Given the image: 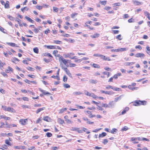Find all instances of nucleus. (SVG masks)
Masks as SVG:
<instances>
[{
  "instance_id": "obj_54",
  "label": "nucleus",
  "mask_w": 150,
  "mask_h": 150,
  "mask_svg": "<svg viewBox=\"0 0 150 150\" xmlns=\"http://www.w3.org/2000/svg\"><path fill=\"white\" fill-rule=\"evenodd\" d=\"M113 33L114 34H118L119 33V31L118 30H112Z\"/></svg>"
},
{
  "instance_id": "obj_2",
  "label": "nucleus",
  "mask_w": 150,
  "mask_h": 150,
  "mask_svg": "<svg viewBox=\"0 0 150 150\" xmlns=\"http://www.w3.org/2000/svg\"><path fill=\"white\" fill-rule=\"evenodd\" d=\"M146 104V101L139 100L135 102L134 103V105L137 106L139 105H145Z\"/></svg>"
},
{
  "instance_id": "obj_20",
  "label": "nucleus",
  "mask_w": 150,
  "mask_h": 150,
  "mask_svg": "<svg viewBox=\"0 0 150 150\" xmlns=\"http://www.w3.org/2000/svg\"><path fill=\"white\" fill-rule=\"evenodd\" d=\"M89 82L91 83L95 84H96L98 82V81L96 80H94L92 79H90L89 81Z\"/></svg>"
},
{
  "instance_id": "obj_35",
  "label": "nucleus",
  "mask_w": 150,
  "mask_h": 150,
  "mask_svg": "<svg viewBox=\"0 0 150 150\" xmlns=\"http://www.w3.org/2000/svg\"><path fill=\"white\" fill-rule=\"evenodd\" d=\"M63 86L66 88H69L70 87V86L67 83H64L63 84Z\"/></svg>"
},
{
  "instance_id": "obj_24",
  "label": "nucleus",
  "mask_w": 150,
  "mask_h": 150,
  "mask_svg": "<svg viewBox=\"0 0 150 150\" xmlns=\"http://www.w3.org/2000/svg\"><path fill=\"white\" fill-rule=\"evenodd\" d=\"M82 93L79 91H76L73 92V94L74 95L77 96L81 94Z\"/></svg>"
},
{
  "instance_id": "obj_51",
  "label": "nucleus",
  "mask_w": 150,
  "mask_h": 150,
  "mask_svg": "<svg viewBox=\"0 0 150 150\" xmlns=\"http://www.w3.org/2000/svg\"><path fill=\"white\" fill-rule=\"evenodd\" d=\"M33 31L36 33H38L39 32V30L37 28L35 27L34 28V29L33 30Z\"/></svg>"
},
{
  "instance_id": "obj_27",
  "label": "nucleus",
  "mask_w": 150,
  "mask_h": 150,
  "mask_svg": "<svg viewBox=\"0 0 150 150\" xmlns=\"http://www.w3.org/2000/svg\"><path fill=\"white\" fill-rule=\"evenodd\" d=\"M128 48H120V52H122L125 51H126L128 50Z\"/></svg>"
},
{
  "instance_id": "obj_29",
  "label": "nucleus",
  "mask_w": 150,
  "mask_h": 150,
  "mask_svg": "<svg viewBox=\"0 0 150 150\" xmlns=\"http://www.w3.org/2000/svg\"><path fill=\"white\" fill-rule=\"evenodd\" d=\"M128 87L129 89H131L132 90H137L138 88L137 87H132L130 85H129Z\"/></svg>"
},
{
  "instance_id": "obj_26",
  "label": "nucleus",
  "mask_w": 150,
  "mask_h": 150,
  "mask_svg": "<svg viewBox=\"0 0 150 150\" xmlns=\"http://www.w3.org/2000/svg\"><path fill=\"white\" fill-rule=\"evenodd\" d=\"M8 3L9 2L8 1H7L4 5L5 8H9V5Z\"/></svg>"
},
{
  "instance_id": "obj_23",
  "label": "nucleus",
  "mask_w": 150,
  "mask_h": 150,
  "mask_svg": "<svg viewBox=\"0 0 150 150\" xmlns=\"http://www.w3.org/2000/svg\"><path fill=\"white\" fill-rule=\"evenodd\" d=\"M8 111L14 112L15 110L13 109L11 107H7L6 110Z\"/></svg>"
},
{
  "instance_id": "obj_44",
  "label": "nucleus",
  "mask_w": 150,
  "mask_h": 150,
  "mask_svg": "<svg viewBox=\"0 0 150 150\" xmlns=\"http://www.w3.org/2000/svg\"><path fill=\"white\" fill-rule=\"evenodd\" d=\"M83 131L84 132H86L87 134H89L90 133V132L88 131V129L85 128H83Z\"/></svg>"
},
{
  "instance_id": "obj_63",
  "label": "nucleus",
  "mask_w": 150,
  "mask_h": 150,
  "mask_svg": "<svg viewBox=\"0 0 150 150\" xmlns=\"http://www.w3.org/2000/svg\"><path fill=\"white\" fill-rule=\"evenodd\" d=\"M59 148L56 146H53L52 147V150H56L58 149Z\"/></svg>"
},
{
  "instance_id": "obj_9",
  "label": "nucleus",
  "mask_w": 150,
  "mask_h": 150,
  "mask_svg": "<svg viewBox=\"0 0 150 150\" xmlns=\"http://www.w3.org/2000/svg\"><path fill=\"white\" fill-rule=\"evenodd\" d=\"M43 120L48 122H50L51 121V118L49 116L44 117L43 118Z\"/></svg>"
},
{
  "instance_id": "obj_5",
  "label": "nucleus",
  "mask_w": 150,
  "mask_h": 150,
  "mask_svg": "<svg viewBox=\"0 0 150 150\" xmlns=\"http://www.w3.org/2000/svg\"><path fill=\"white\" fill-rule=\"evenodd\" d=\"M61 61H62V62L63 63L64 65L66 66L67 67H69V65L68 64V61H69V60H66L63 58V59H62Z\"/></svg>"
},
{
  "instance_id": "obj_41",
  "label": "nucleus",
  "mask_w": 150,
  "mask_h": 150,
  "mask_svg": "<svg viewBox=\"0 0 150 150\" xmlns=\"http://www.w3.org/2000/svg\"><path fill=\"white\" fill-rule=\"evenodd\" d=\"M7 16L10 20H11L13 21L14 19V18L13 17L9 15H7Z\"/></svg>"
},
{
  "instance_id": "obj_38",
  "label": "nucleus",
  "mask_w": 150,
  "mask_h": 150,
  "mask_svg": "<svg viewBox=\"0 0 150 150\" xmlns=\"http://www.w3.org/2000/svg\"><path fill=\"white\" fill-rule=\"evenodd\" d=\"M102 106L103 107L105 108H108V104H107V103H102Z\"/></svg>"
},
{
  "instance_id": "obj_61",
  "label": "nucleus",
  "mask_w": 150,
  "mask_h": 150,
  "mask_svg": "<svg viewBox=\"0 0 150 150\" xmlns=\"http://www.w3.org/2000/svg\"><path fill=\"white\" fill-rule=\"evenodd\" d=\"M28 76H29V77H30L32 78H35V76L34 75L30 74L28 75Z\"/></svg>"
},
{
  "instance_id": "obj_58",
  "label": "nucleus",
  "mask_w": 150,
  "mask_h": 150,
  "mask_svg": "<svg viewBox=\"0 0 150 150\" xmlns=\"http://www.w3.org/2000/svg\"><path fill=\"white\" fill-rule=\"evenodd\" d=\"M108 141L107 139H105L103 140V143L104 144H105L108 143Z\"/></svg>"
},
{
  "instance_id": "obj_43",
  "label": "nucleus",
  "mask_w": 150,
  "mask_h": 150,
  "mask_svg": "<svg viewBox=\"0 0 150 150\" xmlns=\"http://www.w3.org/2000/svg\"><path fill=\"white\" fill-rule=\"evenodd\" d=\"M128 129V127H127L125 126L122 128L121 130L122 131H126Z\"/></svg>"
},
{
  "instance_id": "obj_40",
  "label": "nucleus",
  "mask_w": 150,
  "mask_h": 150,
  "mask_svg": "<svg viewBox=\"0 0 150 150\" xmlns=\"http://www.w3.org/2000/svg\"><path fill=\"white\" fill-rule=\"evenodd\" d=\"M44 56H49L52 57V56L49 53H45L44 54Z\"/></svg>"
},
{
  "instance_id": "obj_10",
  "label": "nucleus",
  "mask_w": 150,
  "mask_h": 150,
  "mask_svg": "<svg viewBox=\"0 0 150 150\" xmlns=\"http://www.w3.org/2000/svg\"><path fill=\"white\" fill-rule=\"evenodd\" d=\"M100 91L102 93H104L110 95H112V94L114 93H113L111 91H105L103 90H101Z\"/></svg>"
},
{
  "instance_id": "obj_55",
  "label": "nucleus",
  "mask_w": 150,
  "mask_h": 150,
  "mask_svg": "<svg viewBox=\"0 0 150 150\" xmlns=\"http://www.w3.org/2000/svg\"><path fill=\"white\" fill-rule=\"evenodd\" d=\"M66 122L68 123L71 124L73 123V122L71 120L68 119L66 120Z\"/></svg>"
},
{
  "instance_id": "obj_25",
  "label": "nucleus",
  "mask_w": 150,
  "mask_h": 150,
  "mask_svg": "<svg viewBox=\"0 0 150 150\" xmlns=\"http://www.w3.org/2000/svg\"><path fill=\"white\" fill-rule=\"evenodd\" d=\"M8 44L12 47H18V46H17V45L15 44V43H12V42H10V43H8Z\"/></svg>"
},
{
  "instance_id": "obj_30",
  "label": "nucleus",
  "mask_w": 150,
  "mask_h": 150,
  "mask_svg": "<svg viewBox=\"0 0 150 150\" xmlns=\"http://www.w3.org/2000/svg\"><path fill=\"white\" fill-rule=\"evenodd\" d=\"M121 5V4L120 3H116L112 4V6L113 7H115L117 6H120Z\"/></svg>"
},
{
  "instance_id": "obj_64",
  "label": "nucleus",
  "mask_w": 150,
  "mask_h": 150,
  "mask_svg": "<svg viewBox=\"0 0 150 150\" xmlns=\"http://www.w3.org/2000/svg\"><path fill=\"white\" fill-rule=\"evenodd\" d=\"M100 54L98 53H96L95 54H93V56L94 57H100Z\"/></svg>"
},
{
  "instance_id": "obj_42",
  "label": "nucleus",
  "mask_w": 150,
  "mask_h": 150,
  "mask_svg": "<svg viewBox=\"0 0 150 150\" xmlns=\"http://www.w3.org/2000/svg\"><path fill=\"white\" fill-rule=\"evenodd\" d=\"M113 86H110V85H108L105 87L106 89H109L110 88H111L113 90Z\"/></svg>"
},
{
  "instance_id": "obj_21",
  "label": "nucleus",
  "mask_w": 150,
  "mask_h": 150,
  "mask_svg": "<svg viewBox=\"0 0 150 150\" xmlns=\"http://www.w3.org/2000/svg\"><path fill=\"white\" fill-rule=\"evenodd\" d=\"M129 108L128 107L125 108L123 110L122 112V114L124 115L126 113V112L127 111L129 110Z\"/></svg>"
},
{
  "instance_id": "obj_16",
  "label": "nucleus",
  "mask_w": 150,
  "mask_h": 150,
  "mask_svg": "<svg viewBox=\"0 0 150 150\" xmlns=\"http://www.w3.org/2000/svg\"><path fill=\"white\" fill-rule=\"evenodd\" d=\"M39 90L41 92H42L43 93V94L45 95L50 94V93L48 92H46L45 91L43 90L41 88H39Z\"/></svg>"
},
{
  "instance_id": "obj_62",
  "label": "nucleus",
  "mask_w": 150,
  "mask_h": 150,
  "mask_svg": "<svg viewBox=\"0 0 150 150\" xmlns=\"http://www.w3.org/2000/svg\"><path fill=\"white\" fill-rule=\"evenodd\" d=\"M97 106H98V108H97V109H98L99 110H103V108L102 107L99 106L98 105Z\"/></svg>"
},
{
  "instance_id": "obj_7",
  "label": "nucleus",
  "mask_w": 150,
  "mask_h": 150,
  "mask_svg": "<svg viewBox=\"0 0 150 150\" xmlns=\"http://www.w3.org/2000/svg\"><path fill=\"white\" fill-rule=\"evenodd\" d=\"M27 120V119H21L20 120L19 122H20V123L22 125H24L26 124Z\"/></svg>"
},
{
  "instance_id": "obj_17",
  "label": "nucleus",
  "mask_w": 150,
  "mask_h": 150,
  "mask_svg": "<svg viewBox=\"0 0 150 150\" xmlns=\"http://www.w3.org/2000/svg\"><path fill=\"white\" fill-rule=\"evenodd\" d=\"M48 6H47L46 5H43L42 6H37V8L40 9H42L43 8H47V7Z\"/></svg>"
},
{
  "instance_id": "obj_14",
  "label": "nucleus",
  "mask_w": 150,
  "mask_h": 150,
  "mask_svg": "<svg viewBox=\"0 0 150 150\" xmlns=\"http://www.w3.org/2000/svg\"><path fill=\"white\" fill-rule=\"evenodd\" d=\"M124 96V95H122L120 96L119 97L115 98L114 99L115 101L117 102L118 100H121V98Z\"/></svg>"
},
{
  "instance_id": "obj_6",
  "label": "nucleus",
  "mask_w": 150,
  "mask_h": 150,
  "mask_svg": "<svg viewBox=\"0 0 150 150\" xmlns=\"http://www.w3.org/2000/svg\"><path fill=\"white\" fill-rule=\"evenodd\" d=\"M115 104L113 101H111L109 102L108 105V108H112L114 107Z\"/></svg>"
},
{
  "instance_id": "obj_11",
  "label": "nucleus",
  "mask_w": 150,
  "mask_h": 150,
  "mask_svg": "<svg viewBox=\"0 0 150 150\" xmlns=\"http://www.w3.org/2000/svg\"><path fill=\"white\" fill-rule=\"evenodd\" d=\"M100 36V34L97 33H96L93 35H91L90 37L92 38H98Z\"/></svg>"
},
{
  "instance_id": "obj_60",
  "label": "nucleus",
  "mask_w": 150,
  "mask_h": 150,
  "mask_svg": "<svg viewBox=\"0 0 150 150\" xmlns=\"http://www.w3.org/2000/svg\"><path fill=\"white\" fill-rule=\"evenodd\" d=\"M27 69L28 70H30V71H34L33 69L32 68V67H27Z\"/></svg>"
},
{
  "instance_id": "obj_47",
  "label": "nucleus",
  "mask_w": 150,
  "mask_h": 150,
  "mask_svg": "<svg viewBox=\"0 0 150 150\" xmlns=\"http://www.w3.org/2000/svg\"><path fill=\"white\" fill-rule=\"evenodd\" d=\"M5 143L8 145L11 146V144L10 142H9V141L8 140L6 139L5 140Z\"/></svg>"
},
{
  "instance_id": "obj_36",
  "label": "nucleus",
  "mask_w": 150,
  "mask_h": 150,
  "mask_svg": "<svg viewBox=\"0 0 150 150\" xmlns=\"http://www.w3.org/2000/svg\"><path fill=\"white\" fill-rule=\"evenodd\" d=\"M5 128H10V126L11 125H8V123L6 122V124H5Z\"/></svg>"
},
{
  "instance_id": "obj_59",
  "label": "nucleus",
  "mask_w": 150,
  "mask_h": 150,
  "mask_svg": "<svg viewBox=\"0 0 150 150\" xmlns=\"http://www.w3.org/2000/svg\"><path fill=\"white\" fill-rule=\"evenodd\" d=\"M5 65V63H3L1 61H0V67H1H1H3L4 65Z\"/></svg>"
},
{
  "instance_id": "obj_1",
  "label": "nucleus",
  "mask_w": 150,
  "mask_h": 150,
  "mask_svg": "<svg viewBox=\"0 0 150 150\" xmlns=\"http://www.w3.org/2000/svg\"><path fill=\"white\" fill-rule=\"evenodd\" d=\"M61 67L62 69H63L64 71L66 72V74L70 78H72L71 74L70 73V71L68 69L64 67L63 64H60Z\"/></svg>"
},
{
  "instance_id": "obj_8",
  "label": "nucleus",
  "mask_w": 150,
  "mask_h": 150,
  "mask_svg": "<svg viewBox=\"0 0 150 150\" xmlns=\"http://www.w3.org/2000/svg\"><path fill=\"white\" fill-rule=\"evenodd\" d=\"M132 2L136 6H139L142 4V3L137 0L132 1Z\"/></svg>"
},
{
  "instance_id": "obj_33",
  "label": "nucleus",
  "mask_w": 150,
  "mask_h": 150,
  "mask_svg": "<svg viewBox=\"0 0 150 150\" xmlns=\"http://www.w3.org/2000/svg\"><path fill=\"white\" fill-rule=\"evenodd\" d=\"M34 52L38 54V49L37 47H35L33 49Z\"/></svg>"
},
{
  "instance_id": "obj_46",
  "label": "nucleus",
  "mask_w": 150,
  "mask_h": 150,
  "mask_svg": "<svg viewBox=\"0 0 150 150\" xmlns=\"http://www.w3.org/2000/svg\"><path fill=\"white\" fill-rule=\"evenodd\" d=\"M84 93L86 95L88 96H90L91 93L89 92H88L86 90L84 91Z\"/></svg>"
},
{
  "instance_id": "obj_34",
  "label": "nucleus",
  "mask_w": 150,
  "mask_h": 150,
  "mask_svg": "<svg viewBox=\"0 0 150 150\" xmlns=\"http://www.w3.org/2000/svg\"><path fill=\"white\" fill-rule=\"evenodd\" d=\"M105 61H110L111 60V59L109 57H106L105 56V57H103V59Z\"/></svg>"
},
{
  "instance_id": "obj_19",
  "label": "nucleus",
  "mask_w": 150,
  "mask_h": 150,
  "mask_svg": "<svg viewBox=\"0 0 150 150\" xmlns=\"http://www.w3.org/2000/svg\"><path fill=\"white\" fill-rule=\"evenodd\" d=\"M58 122L61 124H63L64 123V120L60 118H58L57 119Z\"/></svg>"
},
{
  "instance_id": "obj_50",
  "label": "nucleus",
  "mask_w": 150,
  "mask_h": 150,
  "mask_svg": "<svg viewBox=\"0 0 150 150\" xmlns=\"http://www.w3.org/2000/svg\"><path fill=\"white\" fill-rule=\"evenodd\" d=\"M113 90L116 91H119L120 90V89L117 87H115L114 88L113 87Z\"/></svg>"
},
{
  "instance_id": "obj_18",
  "label": "nucleus",
  "mask_w": 150,
  "mask_h": 150,
  "mask_svg": "<svg viewBox=\"0 0 150 150\" xmlns=\"http://www.w3.org/2000/svg\"><path fill=\"white\" fill-rule=\"evenodd\" d=\"M45 107L39 108L37 110H36L35 112L37 114H38L41 111L45 110Z\"/></svg>"
},
{
  "instance_id": "obj_12",
  "label": "nucleus",
  "mask_w": 150,
  "mask_h": 150,
  "mask_svg": "<svg viewBox=\"0 0 150 150\" xmlns=\"http://www.w3.org/2000/svg\"><path fill=\"white\" fill-rule=\"evenodd\" d=\"M45 47H46L48 49H56V48L54 46L52 45H45L44 46Z\"/></svg>"
},
{
  "instance_id": "obj_31",
  "label": "nucleus",
  "mask_w": 150,
  "mask_h": 150,
  "mask_svg": "<svg viewBox=\"0 0 150 150\" xmlns=\"http://www.w3.org/2000/svg\"><path fill=\"white\" fill-rule=\"evenodd\" d=\"M117 131V130L115 128H113L111 130L110 132L112 134H114L115 132H116Z\"/></svg>"
},
{
  "instance_id": "obj_45",
  "label": "nucleus",
  "mask_w": 150,
  "mask_h": 150,
  "mask_svg": "<svg viewBox=\"0 0 150 150\" xmlns=\"http://www.w3.org/2000/svg\"><path fill=\"white\" fill-rule=\"evenodd\" d=\"M67 77L65 75L64 76L63 78V81L64 82H67Z\"/></svg>"
},
{
  "instance_id": "obj_49",
  "label": "nucleus",
  "mask_w": 150,
  "mask_h": 150,
  "mask_svg": "<svg viewBox=\"0 0 150 150\" xmlns=\"http://www.w3.org/2000/svg\"><path fill=\"white\" fill-rule=\"evenodd\" d=\"M90 96H91L93 98H97L98 97L96 95H95L94 93H92L91 94Z\"/></svg>"
},
{
  "instance_id": "obj_39",
  "label": "nucleus",
  "mask_w": 150,
  "mask_h": 150,
  "mask_svg": "<svg viewBox=\"0 0 150 150\" xmlns=\"http://www.w3.org/2000/svg\"><path fill=\"white\" fill-rule=\"evenodd\" d=\"M92 66L94 67L95 68H100V66L98 64H93L92 65Z\"/></svg>"
},
{
  "instance_id": "obj_22",
  "label": "nucleus",
  "mask_w": 150,
  "mask_h": 150,
  "mask_svg": "<svg viewBox=\"0 0 150 150\" xmlns=\"http://www.w3.org/2000/svg\"><path fill=\"white\" fill-rule=\"evenodd\" d=\"M145 16L148 18V19L150 20V14L146 11H145L144 12Z\"/></svg>"
},
{
  "instance_id": "obj_48",
  "label": "nucleus",
  "mask_w": 150,
  "mask_h": 150,
  "mask_svg": "<svg viewBox=\"0 0 150 150\" xmlns=\"http://www.w3.org/2000/svg\"><path fill=\"white\" fill-rule=\"evenodd\" d=\"M121 35H119L116 37V38L117 39L119 40H122V38H121Z\"/></svg>"
},
{
  "instance_id": "obj_52",
  "label": "nucleus",
  "mask_w": 150,
  "mask_h": 150,
  "mask_svg": "<svg viewBox=\"0 0 150 150\" xmlns=\"http://www.w3.org/2000/svg\"><path fill=\"white\" fill-rule=\"evenodd\" d=\"M46 135L47 137H50L52 135V134L51 133L47 132L46 134Z\"/></svg>"
},
{
  "instance_id": "obj_13",
  "label": "nucleus",
  "mask_w": 150,
  "mask_h": 150,
  "mask_svg": "<svg viewBox=\"0 0 150 150\" xmlns=\"http://www.w3.org/2000/svg\"><path fill=\"white\" fill-rule=\"evenodd\" d=\"M13 69L10 67H8V69H6V72L7 73H9L10 71L12 72L13 71Z\"/></svg>"
},
{
  "instance_id": "obj_3",
  "label": "nucleus",
  "mask_w": 150,
  "mask_h": 150,
  "mask_svg": "<svg viewBox=\"0 0 150 150\" xmlns=\"http://www.w3.org/2000/svg\"><path fill=\"white\" fill-rule=\"evenodd\" d=\"M135 56L136 57H140L141 58H144L145 56L144 54L142 53H138L136 54Z\"/></svg>"
},
{
  "instance_id": "obj_57",
  "label": "nucleus",
  "mask_w": 150,
  "mask_h": 150,
  "mask_svg": "<svg viewBox=\"0 0 150 150\" xmlns=\"http://www.w3.org/2000/svg\"><path fill=\"white\" fill-rule=\"evenodd\" d=\"M104 69L105 70H107V71H112V70L111 69V68H110L109 67H105L104 68Z\"/></svg>"
},
{
  "instance_id": "obj_15",
  "label": "nucleus",
  "mask_w": 150,
  "mask_h": 150,
  "mask_svg": "<svg viewBox=\"0 0 150 150\" xmlns=\"http://www.w3.org/2000/svg\"><path fill=\"white\" fill-rule=\"evenodd\" d=\"M25 18L28 21L32 23H34V21L32 20L30 18L27 16H25Z\"/></svg>"
},
{
  "instance_id": "obj_56",
  "label": "nucleus",
  "mask_w": 150,
  "mask_h": 150,
  "mask_svg": "<svg viewBox=\"0 0 150 150\" xmlns=\"http://www.w3.org/2000/svg\"><path fill=\"white\" fill-rule=\"evenodd\" d=\"M76 65L74 63H71L70 64L69 67H76Z\"/></svg>"
},
{
  "instance_id": "obj_4",
  "label": "nucleus",
  "mask_w": 150,
  "mask_h": 150,
  "mask_svg": "<svg viewBox=\"0 0 150 150\" xmlns=\"http://www.w3.org/2000/svg\"><path fill=\"white\" fill-rule=\"evenodd\" d=\"M79 129V128L72 127L71 129V130L72 131H76L79 133H82L83 132L82 131L80 130Z\"/></svg>"
},
{
  "instance_id": "obj_37",
  "label": "nucleus",
  "mask_w": 150,
  "mask_h": 150,
  "mask_svg": "<svg viewBox=\"0 0 150 150\" xmlns=\"http://www.w3.org/2000/svg\"><path fill=\"white\" fill-rule=\"evenodd\" d=\"M135 63L134 62H126L125 63V65L126 66H129L132 65L133 64H134Z\"/></svg>"
},
{
  "instance_id": "obj_32",
  "label": "nucleus",
  "mask_w": 150,
  "mask_h": 150,
  "mask_svg": "<svg viewBox=\"0 0 150 150\" xmlns=\"http://www.w3.org/2000/svg\"><path fill=\"white\" fill-rule=\"evenodd\" d=\"M67 109L66 108L62 109L59 110V113L60 114L62 113L64 111L66 110Z\"/></svg>"
},
{
  "instance_id": "obj_28",
  "label": "nucleus",
  "mask_w": 150,
  "mask_h": 150,
  "mask_svg": "<svg viewBox=\"0 0 150 150\" xmlns=\"http://www.w3.org/2000/svg\"><path fill=\"white\" fill-rule=\"evenodd\" d=\"M106 135V133L105 132H103L101 134H100L99 136V137H102L105 136Z\"/></svg>"
},
{
  "instance_id": "obj_53",
  "label": "nucleus",
  "mask_w": 150,
  "mask_h": 150,
  "mask_svg": "<svg viewBox=\"0 0 150 150\" xmlns=\"http://www.w3.org/2000/svg\"><path fill=\"white\" fill-rule=\"evenodd\" d=\"M57 57H59V61H60L63 58L62 56L59 54L57 55Z\"/></svg>"
}]
</instances>
